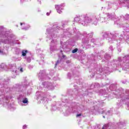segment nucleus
Here are the masks:
<instances>
[{
  "instance_id": "1",
  "label": "nucleus",
  "mask_w": 129,
  "mask_h": 129,
  "mask_svg": "<svg viewBox=\"0 0 129 129\" xmlns=\"http://www.w3.org/2000/svg\"><path fill=\"white\" fill-rule=\"evenodd\" d=\"M92 20L91 18L83 15L75 18L74 21L77 23H81L83 26H87L88 23H91Z\"/></svg>"
},
{
  "instance_id": "2",
  "label": "nucleus",
  "mask_w": 129,
  "mask_h": 129,
  "mask_svg": "<svg viewBox=\"0 0 129 129\" xmlns=\"http://www.w3.org/2000/svg\"><path fill=\"white\" fill-rule=\"evenodd\" d=\"M58 45V41L56 39H53L50 42V50L52 52L57 50V45Z\"/></svg>"
},
{
  "instance_id": "3",
  "label": "nucleus",
  "mask_w": 129,
  "mask_h": 129,
  "mask_svg": "<svg viewBox=\"0 0 129 129\" xmlns=\"http://www.w3.org/2000/svg\"><path fill=\"white\" fill-rule=\"evenodd\" d=\"M63 7H64V6H63V5H55V9L57 11V12L58 14H62V10H63Z\"/></svg>"
},
{
  "instance_id": "4",
  "label": "nucleus",
  "mask_w": 129,
  "mask_h": 129,
  "mask_svg": "<svg viewBox=\"0 0 129 129\" xmlns=\"http://www.w3.org/2000/svg\"><path fill=\"white\" fill-rule=\"evenodd\" d=\"M43 85H44V87H47V88H48V89L50 90L54 88V87H53V86L52 85V84H51L50 83H47L45 82L43 83Z\"/></svg>"
},
{
  "instance_id": "5",
  "label": "nucleus",
  "mask_w": 129,
  "mask_h": 129,
  "mask_svg": "<svg viewBox=\"0 0 129 129\" xmlns=\"http://www.w3.org/2000/svg\"><path fill=\"white\" fill-rule=\"evenodd\" d=\"M107 20L108 21H110V20H113V16L112 14H110L109 13L107 14Z\"/></svg>"
},
{
  "instance_id": "6",
  "label": "nucleus",
  "mask_w": 129,
  "mask_h": 129,
  "mask_svg": "<svg viewBox=\"0 0 129 129\" xmlns=\"http://www.w3.org/2000/svg\"><path fill=\"white\" fill-rule=\"evenodd\" d=\"M0 68L4 69L5 70H7V69H8V66H7V65H6L5 64H2L0 65Z\"/></svg>"
},
{
  "instance_id": "7",
  "label": "nucleus",
  "mask_w": 129,
  "mask_h": 129,
  "mask_svg": "<svg viewBox=\"0 0 129 129\" xmlns=\"http://www.w3.org/2000/svg\"><path fill=\"white\" fill-rule=\"evenodd\" d=\"M92 21H93V24H94V25L96 26V25H97V22L98 21V20H97V18L96 17H95L93 18Z\"/></svg>"
},
{
  "instance_id": "8",
  "label": "nucleus",
  "mask_w": 129,
  "mask_h": 129,
  "mask_svg": "<svg viewBox=\"0 0 129 129\" xmlns=\"http://www.w3.org/2000/svg\"><path fill=\"white\" fill-rule=\"evenodd\" d=\"M11 67V69L12 70V71H13L14 72V71H15V70H16V67L14 66H12V65H10V66Z\"/></svg>"
},
{
  "instance_id": "9",
  "label": "nucleus",
  "mask_w": 129,
  "mask_h": 129,
  "mask_svg": "<svg viewBox=\"0 0 129 129\" xmlns=\"http://www.w3.org/2000/svg\"><path fill=\"white\" fill-rule=\"evenodd\" d=\"M22 55L26 56L27 53H28V50H22Z\"/></svg>"
},
{
  "instance_id": "10",
  "label": "nucleus",
  "mask_w": 129,
  "mask_h": 129,
  "mask_svg": "<svg viewBox=\"0 0 129 129\" xmlns=\"http://www.w3.org/2000/svg\"><path fill=\"white\" fill-rule=\"evenodd\" d=\"M22 102H23V103H27V102H28V99L25 98V99L23 100Z\"/></svg>"
},
{
  "instance_id": "11",
  "label": "nucleus",
  "mask_w": 129,
  "mask_h": 129,
  "mask_svg": "<svg viewBox=\"0 0 129 129\" xmlns=\"http://www.w3.org/2000/svg\"><path fill=\"white\" fill-rule=\"evenodd\" d=\"M77 51H78V49L77 48H76L73 50L72 53H76Z\"/></svg>"
},
{
  "instance_id": "12",
  "label": "nucleus",
  "mask_w": 129,
  "mask_h": 129,
  "mask_svg": "<svg viewBox=\"0 0 129 129\" xmlns=\"http://www.w3.org/2000/svg\"><path fill=\"white\" fill-rule=\"evenodd\" d=\"M27 62H31V57H28L27 59Z\"/></svg>"
},
{
  "instance_id": "13",
  "label": "nucleus",
  "mask_w": 129,
  "mask_h": 129,
  "mask_svg": "<svg viewBox=\"0 0 129 129\" xmlns=\"http://www.w3.org/2000/svg\"><path fill=\"white\" fill-rule=\"evenodd\" d=\"M79 116H81V114H78L77 115V117H79Z\"/></svg>"
},
{
  "instance_id": "14",
  "label": "nucleus",
  "mask_w": 129,
  "mask_h": 129,
  "mask_svg": "<svg viewBox=\"0 0 129 129\" xmlns=\"http://www.w3.org/2000/svg\"><path fill=\"white\" fill-rule=\"evenodd\" d=\"M27 127V125H24L23 126V129H25V128H26Z\"/></svg>"
},
{
  "instance_id": "15",
  "label": "nucleus",
  "mask_w": 129,
  "mask_h": 129,
  "mask_svg": "<svg viewBox=\"0 0 129 129\" xmlns=\"http://www.w3.org/2000/svg\"><path fill=\"white\" fill-rule=\"evenodd\" d=\"M58 63H59V60H57L56 63H55V66H56V65H57Z\"/></svg>"
},
{
  "instance_id": "16",
  "label": "nucleus",
  "mask_w": 129,
  "mask_h": 129,
  "mask_svg": "<svg viewBox=\"0 0 129 129\" xmlns=\"http://www.w3.org/2000/svg\"><path fill=\"white\" fill-rule=\"evenodd\" d=\"M20 71H21V72H24V71L23 70V68H21Z\"/></svg>"
},
{
  "instance_id": "17",
  "label": "nucleus",
  "mask_w": 129,
  "mask_h": 129,
  "mask_svg": "<svg viewBox=\"0 0 129 129\" xmlns=\"http://www.w3.org/2000/svg\"><path fill=\"white\" fill-rule=\"evenodd\" d=\"M106 126V125H104L103 126L102 129H105Z\"/></svg>"
},
{
  "instance_id": "18",
  "label": "nucleus",
  "mask_w": 129,
  "mask_h": 129,
  "mask_svg": "<svg viewBox=\"0 0 129 129\" xmlns=\"http://www.w3.org/2000/svg\"><path fill=\"white\" fill-rule=\"evenodd\" d=\"M47 16H50V13L49 12H47L46 13Z\"/></svg>"
},
{
  "instance_id": "19",
  "label": "nucleus",
  "mask_w": 129,
  "mask_h": 129,
  "mask_svg": "<svg viewBox=\"0 0 129 129\" xmlns=\"http://www.w3.org/2000/svg\"><path fill=\"white\" fill-rule=\"evenodd\" d=\"M109 49H110V50H112V49H113L112 46H110Z\"/></svg>"
},
{
  "instance_id": "20",
  "label": "nucleus",
  "mask_w": 129,
  "mask_h": 129,
  "mask_svg": "<svg viewBox=\"0 0 129 129\" xmlns=\"http://www.w3.org/2000/svg\"><path fill=\"white\" fill-rule=\"evenodd\" d=\"M101 20L102 21H103V20H105V18H101Z\"/></svg>"
},
{
  "instance_id": "21",
  "label": "nucleus",
  "mask_w": 129,
  "mask_h": 129,
  "mask_svg": "<svg viewBox=\"0 0 129 129\" xmlns=\"http://www.w3.org/2000/svg\"><path fill=\"white\" fill-rule=\"evenodd\" d=\"M39 78H41V73H39Z\"/></svg>"
},
{
  "instance_id": "22",
  "label": "nucleus",
  "mask_w": 129,
  "mask_h": 129,
  "mask_svg": "<svg viewBox=\"0 0 129 129\" xmlns=\"http://www.w3.org/2000/svg\"><path fill=\"white\" fill-rule=\"evenodd\" d=\"M125 3H126V2H124V3H123V6H124V7H126V6H124V5H123V4H125Z\"/></svg>"
},
{
  "instance_id": "23",
  "label": "nucleus",
  "mask_w": 129,
  "mask_h": 129,
  "mask_svg": "<svg viewBox=\"0 0 129 129\" xmlns=\"http://www.w3.org/2000/svg\"><path fill=\"white\" fill-rule=\"evenodd\" d=\"M23 30H27L26 28H22Z\"/></svg>"
},
{
  "instance_id": "24",
  "label": "nucleus",
  "mask_w": 129,
  "mask_h": 129,
  "mask_svg": "<svg viewBox=\"0 0 129 129\" xmlns=\"http://www.w3.org/2000/svg\"><path fill=\"white\" fill-rule=\"evenodd\" d=\"M91 36L93 35V33H91Z\"/></svg>"
},
{
  "instance_id": "25",
  "label": "nucleus",
  "mask_w": 129,
  "mask_h": 129,
  "mask_svg": "<svg viewBox=\"0 0 129 129\" xmlns=\"http://www.w3.org/2000/svg\"><path fill=\"white\" fill-rule=\"evenodd\" d=\"M22 25H23V23H21V26H22Z\"/></svg>"
},
{
  "instance_id": "26",
  "label": "nucleus",
  "mask_w": 129,
  "mask_h": 129,
  "mask_svg": "<svg viewBox=\"0 0 129 129\" xmlns=\"http://www.w3.org/2000/svg\"><path fill=\"white\" fill-rule=\"evenodd\" d=\"M52 39H54V36H53V37H52Z\"/></svg>"
},
{
  "instance_id": "27",
  "label": "nucleus",
  "mask_w": 129,
  "mask_h": 129,
  "mask_svg": "<svg viewBox=\"0 0 129 129\" xmlns=\"http://www.w3.org/2000/svg\"><path fill=\"white\" fill-rule=\"evenodd\" d=\"M103 117H104V118H105V116H103Z\"/></svg>"
},
{
  "instance_id": "28",
  "label": "nucleus",
  "mask_w": 129,
  "mask_h": 129,
  "mask_svg": "<svg viewBox=\"0 0 129 129\" xmlns=\"http://www.w3.org/2000/svg\"><path fill=\"white\" fill-rule=\"evenodd\" d=\"M0 53H1V50H0Z\"/></svg>"
}]
</instances>
